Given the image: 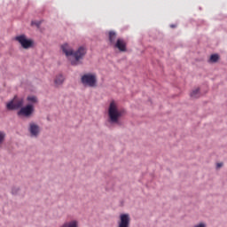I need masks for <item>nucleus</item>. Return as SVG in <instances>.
<instances>
[{
  "label": "nucleus",
  "instance_id": "14",
  "mask_svg": "<svg viewBox=\"0 0 227 227\" xmlns=\"http://www.w3.org/2000/svg\"><path fill=\"white\" fill-rule=\"evenodd\" d=\"M6 109L8 111H16L17 110V107H15V103H13L12 99L6 104Z\"/></svg>",
  "mask_w": 227,
  "mask_h": 227
},
{
  "label": "nucleus",
  "instance_id": "17",
  "mask_svg": "<svg viewBox=\"0 0 227 227\" xmlns=\"http://www.w3.org/2000/svg\"><path fill=\"white\" fill-rule=\"evenodd\" d=\"M40 24H42V21H38V20L31 21V26H35L36 27H40Z\"/></svg>",
  "mask_w": 227,
  "mask_h": 227
},
{
  "label": "nucleus",
  "instance_id": "1",
  "mask_svg": "<svg viewBox=\"0 0 227 227\" xmlns=\"http://www.w3.org/2000/svg\"><path fill=\"white\" fill-rule=\"evenodd\" d=\"M60 49L66 58L73 67L81 65V60L86 56V48L80 46L75 51L70 43H65L60 46Z\"/></svg>",
  "mask_w": 227,
  "mask_h": 227
},
{
  "label": "nucleus",
  "instance_id": "20",
  "mask_svg": "<svg viewBox=\"0 0 227 227\" xmlns=\"http://www.w3.org/2000/svg\"><path fill=\"white\" fill-rule=\"evenodd\" d=\"M170 27H175V25H171Z\"/></svg>",
  "mask_w": 227,
  "mask_h": 227
},
{
  "label": "nucleus",
  "instance_id": "10",
  "mask_svg": "<svg viewBox=\"0 0 227 227\" xmlns=\"http://www.w3.org/2000/svg\"><path fill=\"white\" fill-rule=\"evenodd\" d=\"M27 106H36L38 104V98L35 95H29L27 97Z\"/></svg>",
  "mask_w": 227,
  "mask_h": 227
},
{
  "label": "nucleus",
  "instance_id": "13",
  "mask_svg": "<svg viewBox=\"0 0 227 227\" xmlns=\"http://www.w3.org/2000/svg\"><path fill=\"white\" fill-rule=\"evenodd\" d=\"M191 98H200L201 97V92L200 91V88L193 89L190 93Z\"/></svg>",
  "mask_w": 227,
  "mask_h": 227
},
{
  "label": "nucleus",
  "instance_id": "7",
  "mask_svg": "<svg viewBox=\"0 0 227 227\" xmlns=\"http://www.w3.org/2000/svg\"><path fill=\"white\" fill-rule=\"evenodd\" d=\"M130 221L131 218L129 213H121L117 221V227H130Z\"/></svg>",
  "mask_w": 227,
  "mask_h": 227
},
{
  "label": "nucleus",
  "instance_id": "19",
  "mask_svg": "<svg viewBox=\"0 0 227 227\" xmlns=\"http://www.w3.org/2000/svg\"><path fill=\"white\" fill-rule=\"evenodd\" d=\"M222 166H223V163H217V164H216L217 169L221 168Z\"/></svg>",
  "mask_w": 227,
  "mask_h": 227
},
{
  "label": "nucleus",
  "instance_id": "3",
  "mask_svg": "<svg viewBox=\"0 0 227 227\" xmlns=\"http://www.w3.org/2000/svg\"><path fill=\"white\" fill-rule=\"evenodd\" d=\"M109 43L115 49H118L121 52H125L127 51V43L121 38H118L116 40V32L110 31L109 32Z\"/></svg>",
  "mask_w": 227,
  "mask_h": 227
},
{
  "label": "nucleus",
  "instance_id": "12",
  "mask_svg": "<svg viewBox=\"0 0 227 227\" xmlns=\"http://www.w3.org/2000/svg\"><path fill=\"white\" fill-rule=\"evenodd\" d=\"M60 227H79V221L70 220V221L65 222Z\"/></svg>",
  "mask_w": 227,
  "mask_h": 227
},
{
  "label": "nucleus",
  "instance_id": "5",
  "mask_svg": "<svg viewBox=\"0 0 227 227\" xmlns=\"http://www.w3.org/2000/svg\"><path fill=\"white\" fill-rule=\"evenodd\" d=\"M14 40L20 43V45L22 47V49H25V51H27L29 49H32V47H35V41L33 39L27 37L26 35H17Z\"/></svg>",
  "mask_w": 227,
  "mask_h": 227
},
{
  "label": "nucleus",
  "instance_id": "8",
  "mask_svg": "<svg viewBox=\"0 0 227 227\" xmlns=\"http://www.w3.org/2000/svg\"><path fill=\"white\" fill-rule=\"evenodd\" d=\"M28 132L30 137H38L40 136V132H42V129L36 122H30L28 124Z\"/></svg>",
  "mask_w": 227,
  "mask_h": 227
},
{
  "label": "nucleus",
  "instance_id": "2",
  "mask_svg": "<svg viewBox=\"0 0 227 227\" xmlns=\"http://www.w3.org/2000/svg\"><path fill=\"white\" fill-rule=\"evenodd\" d=\"M125 114V109L120 106L115 100H111L107 106L106 116L110 125H121V118Z\"/></svg>",
  "mask_w": 227,
  "mask_h": 227
},
{
  "label": "nucleus",
  "instance_id": "16",
  "mask_svg": "<svg viewBox=\"0 0 227 227\" xmlns=\"http://www.w3.org/2000/svg\"><path fill=\"white\" fill-rule=\"evenodd\" d=\"M218 60H219V55L217 54L211 55L210 57L211 63H217Z\"/></svg>",
  "mask_w": 227,
  "mask_h": 227
},
{
  "label": "nucleus",
  "instance_id": "18",
  "mask_svg": "<svg viewBox=\"0 0 227 227\" xmlns=\"http://www.w3.org/2000/svg\"><path fill=\"white\" fill-rule=\"evenodd\" d=\"M20 192V188H19V187H14L12 190V194H18Z\"/></svg>",
  "mask_w": 227,
  "mask_h": 227
},
{
  "label": "nucleus",
  "instance_id": "6",
  "mask_svg": "<svg viewBox=\"0 0 227 227\" xmlns=\"http://www.w3.org/2000/svg\"><path fill=\"white\" fill-rule=\"evenodd\" d=\"M35 113V106L33 105H27L25 106H21L20 111L18 112V116H24L25 118H30L33 116Z\"/></svg>",
  "mask_w": 227,
  "mask_h": 227
},
{
  "label": "nucleus",
  "instance_id": "15",
  "mask_svg": "<svg viewBox=\"0 0 227 227\" xmlns=\"http://www.w3.org/2000/svg\"><path fill=\"white\" fill-rule=\"evenodd\" d=\"M4 141H6V132L0 130V146L4 145Z\"/></svg>",
  "mask_w": 227,
  "mask_h": 227
},
{
  "label": "nucleus",
  "instance_id": "9",
  "mask_svg": "<svg viewBox=\"0 0 227 227\" xmlns=\"http://www.w3.org/2000/svg\"><path fill=\"white\" fill-rule=\"evenodd\" d=\"M65 82V76L61 74H56L53 80V85L55 88H61Z\"/></svg>",
  "mask_w": 227,
  "mask_h": 227
},
{
  "label": "nucleus",
  "instance_id": "4",
  "mask_svg": "<svg viewBox=\"0 0 227 227\" xmlns=\"http://www.w3.org/2000/svg\"><path fill=\"white\" fill-rule=\"evenodd\" d=\"M81 82L83 86H87L88 88H96L97 86V74L95 73H86L82 75Z\"/></svg>",
  "mask_w": 227,
  "mask_h": 227
},
{
  "label": "nucleus",
  "instance_id": "11",
  "mask_svg": "<svg viewBox=\"0 0 227 227\" xmlns=\"http://www.w3.org/2000/svg\"><path fill=\"white\" fill-rule=\"evenodd\" d=\"M12 102L14 103V107H16V109H20L22 106H24V98H18L17 96L13 98Z\"/></svg>",
  "mask_w": 227,
  "mask_h": 227
}]
</instances>
